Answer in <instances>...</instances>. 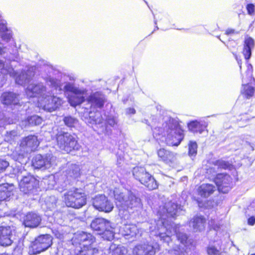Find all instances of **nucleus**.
<instances>
[{"label":"nucleus","mask_w":255,"mask_h":255,"mask_svg":"<svg viewBox=\"0 0 255 255\" xmlns=\"http://www.w3.org/2000/svg\"><path fill=\"white\" fill-rule=\"evenodd\" d=\"M247 9L249 14H252L254 12L255 6L253 4H248L247 6Z\"/></svg>","instance_id":"nucleus-50"},{"label":"nucleus","mask_w":255,"mask_h":255,"mask_svg":"<svg viewBox=\"0 0 255 255\" xmlns=\"http://www.w3.org/2000/svg\"><path fill=\"white\" fill-rule=\"evenodd\" d=\"M36 67L35 66L27 67L26 70H24L21 73L16 76V73L11 67H8L6 69V73L10 76L16 77L15 82L17 84L20 85H24L28 83L30 79L34 75Z\"/></svg>","instance_id":"nucleus-14"},{"label":"nucleus","mask_w":255,"mask_h":255,"mask_svg":"<svg viewBox=\"0 0 255 255\" xmlns=\"http://www.w3.org/2000/svg\"><path fill=\"white\" fill-rule=\"evenodd\" d=\"M107 124L111 127H114L116 124L115 120L111 117H109L107 120Z\"/></svg>","instance_id":"nucleus-51"},{"label":"nucleus","mask_w":255,"mask_h":255,"mask_svg":"<svg viewBox=\"0 0 255 255\" xmlns=\"http://www.w3.org/2000/svg\"><path fill=\"white\" fill-rule=\"evenodd\" d=\"M213 164L214 165V168L217 167L221 169L231 170L233 168V165L231 163L222 159L216 160Z\"/></svg>","instance_id":"nucleus-38"},{"label":"nucleus","mask_w":255,"mask_h":255,"mask_svg":"<svg viewBox=\"0 0 255 255\" xmlns=\"http://www.w3.org/2000/svg\"><path fill=\"white\" fill-rule=\"evenodd\" d=\"M63 120L65 125L70 128L75 127L78 124L77 119L70 116L65 117Z\"/></svg>","instance_id":"nucleus-42"},{"label":"nucleus","mask_w":255,"mask_h":255,"mask_svg":"<svg viewBox=\"0 0 255 255\" xmlns=\"http://www.w3.org/2000/svg\"><path fill=\"white\" fill-rule=\"evenodd\" d=\"M37 136L29 135L21 139L19 146L11 154V157L21 164L26 163L29 153L34 151L39 144Z\"/></svg>","instance_id":"nucleus-5"},{"label":"nucleus","mask_w":255,"mask_h":255,"mask_svg":"<svg viewBox=\"0 0 255 255\" xmlns=\"http://www.w3.org/2000/svg\"><path fill=\"white\" fill-rule=\"evenodd\" d=\"M206 223L205 219L201 216L194 217L189 222V226L194 231H200L204 229Z\"/></svg>","instance_id":"nucleus-26"},{"label":"nucleus","mask_w":255,"mask_h":255,"mask_svg":"<svg viewBox=\"0 0 255 255\" xmlns=\"http://www.w3.org/2000/svg\"><path fill=\"white\" fill-rule=\"evenodd\" d=\"M42 119L37 115H33L29 117L26 120L28 124L31 126L39 125L42 123Z\"/></svg>","instance_id":"nucleus-41"},{"label":"nucleus","mask_w":255,"mask_h":255,"mask_svg":"<svg viewBox=\"0 0 255 255\" xmlns=\"http://www.w3.org/2000/svg\"><path fill=\"white\" fill-rule=\"evenodd\" d=\"M56 141L60 149L66 153L78 150L80 148L76 136L67 132L59 131L56 134Z\"/></svg>","instance_id":"nucleus-8"},{"label":"nucleus","mask_w":255,"mask_h":255,"mask_svg":"<svg viewBox=\"0 0 255 255\" xmlns=\"http://www.w3.org/2000/svg\"><path fill=\"white\" fill-rule=\"evenodd\" d=\"M6 47L4 46L3 44L0 42V55H2L6 52Z\"/></svg>","instance_id":"nucleus-53"},{"label":"nucleus","mask_w":255,"mask_h":255,"mask_svg":"<svg viewBox=\"0 0 255 255\" xmlns=\"http://www.w3.org/2000/svg\"><path fill=\"white\" fill-rule=\"evenodd\" d=\"M45 183L47 184L48 189H53L56 185L55 176L52 175L49 176L47 179H45Z\"/></svg>","instance_id":"nucleus-46"},{"label":"nucleus","mask_w":255,"mask_h":255,"mask_svg":"<svg viewBox=\"0 0 255 255\" xmlns=\"http://www.w3.org/2000/svg\"><path fill=\"white\" fill-rule=\"evenodd\" d=\"M188 153L191 157L195 156L197 154V144L195 141H190L188 144Z\"/></svg>","instance_id":"nucleus-44"},{"label":"nucleus","mask_w":255,"mask_h":255,"mask_svg":"<svg viewBox=\"0 0 255 255\" xmlns=\"http://www.w3.org/2000/svg\"><path fill=\"white\" fill-rule=\"evenodd\" d=\"M115 224L108 220L98 218L93 220L91 224V228L102 237L108 241L112 240L115 236Z\"/></svg>","instance_id":"nucleus-7"},{"label":"nucleus","mask_w":255,"mask_h":255,"mask_svg":"<svg viewBox=\"0 0 255 255\" xmlns=\"http://www.w3.org/2000/svg\"><path fill=\"white\" fill-rule=\"evenodd\" d=\"M0 101L4 105H17L19 104L20 98L19 95L13 92H4L0 97Z\"/></svg>","instance_id":"nucleus-21"},{"label":"nucleus","mask_w":255,"mask_h":255,"mask_svg":"<svg viewBox=\"0 0 255 255\" xmlns=\"http://www.w3.org/2000/svg\"><path fill=\"white\" fill-rule=\"evenodd\" d=\"M114 197L119 210V215L125 219L128 218L129 209H133L141 207L140 198L130 191L121 192L116 189L114 191Z\"/></svg>","instance_id":"nucleus-3"},{"label":"nucleus","mask_w":255,"mask_h":255,"mask_svg":"<svg viewBox=\"0 0 255 255\" xmlns=\"http://www.w3.org/2000/svg\"><path fill=\"white\" fill-rule=\"evenodd\" d=\"M80 175V168L78 165L71 164L65 172V176L68 180L76 179Z\"/></svg>","instance_id":"nucleus-31"},{"label":"nucleus","mask_w":255,"mask_h":255,"mask_svg":"<svg viewBox=\"0 0 255 255\" xmlns=\"http://www.w3.org/2000/svg\"><path fill=\"white\" fill-rule=\"evenodd\" d=\"M183 130L181 129L178 122L170 119L162 125V127L154 128V134L161 135L165 138L168 145L177 146L184 138Z\"/></svg>","instance_id":"nucleus-2"},{"label":"nucleus","mask_w":255,"mask_h":255,"mask_svg":"<svg viewBox=\"0 0 255 255\" xmlns=\"http://www.w3.org/2000/svg\"><path fill=\"white\" fill-rule=\"evenodd\" d=\"M182 210L181 206L176 203L170 201L166 203L163 208V211H159L158 213L161 216L156 223V227L153 229L150 227V231L153 235L159 237L160 240L163 242L169 244L171 241V237L174 234H176L177 240L182 244V246H175L171 251L175 255H188L187 239V235L182 232L181 226L179 225H175L164 218L163 214H166L167 217H174Z\"/></svg>","instance_id":"nucleus-1"},{"label":"nucleus","mask_w":255,"mask_h":255,"mask_svg":"<svg viewBox=\"0 0 255 255\" xmlns=\"http://www.w3.org/2000/svg\"><path fill=\"white\" fill-rule=\"evenodd\" d=\"M222 245L221 241H218L213 245H209L207 249L208 255H224L225 254V249L222 247Z\"/></svg>","instance_id":"nucleus-29"},{"label":"nucleus","mask_w":255,"mask_h":255,"mask_svg":"<svg viewBox=\"0 0 255 255\" xmlns=\"http://www.w3.org/2000/svg\"><path fill=\"white\" fill-rule=\"evenodd\" d=\"M154 23H155V24H157V21H156V20H154Z\"/></svg>","instance_id":"nucleus-63"},{"label":"nucleus","mask_w":255,"mask_h":255,"mask_svg":"<svg viewBox=\"0 0 255 255\" xmlns=\"http://www.w3.org/2000/svg\"><path fill=\"white\" fill-rule=\"evenodd\" d=\"M211 170H212V169H209V170H208L207 172H208V173L209 172H210Z\"/></svg>","instance_id":"nucleus-62"},{"label":"nucleus","mask_w":255,"mask_h":255,"mask_svg":"<svg viewBox=\"0 0 255 255\" xmlns=\"http://www.w3.org/2000/svg\"><path fill=\"white\" fill-rule=\"evenodd\" d=\"M93 205L94 208L100 211L110 212L114 208V205L107 197L104 195L96 196L93 201Z\"/></svg>","instance_id":"nucleus-15"},{"label":"nucleus","mask_w":255,"mask_h":255,"mask_svg":"<svg viewBox=\"0 0 255 255\" xmlns=\"http://www.w3.org/2000/svg\"><path fill=\"white\" fill-rule=\"evenodd\" d=\"M88 101L91 106L101 108L105 103V97L100 92H96L88 97Z\"/></svg>","instance_id":"nucleus-23"},{"label":"nucleus","mask_w":255,"mask_h":255,"mask_svg":"<svg viewBox=\"0 0 255 255\" xmlns=\"http://www.w3.org/2000/svg\"><path fill=\"white\" fill-rule=\"evenodd\" d=\"M46 80L47 84L51 86L53 90L51 91V93L48 92L42 99L38 100V106L45 111L51 112L59 108L62 103L61 99L56 96H52V94H55L54 90L58 91L55 94L61 93L62 87L60 81L50 76L47 78Z\"/></svg>","instance_id":"nucleus-4"},{"label":"nucleus","mask_w":255,"mask_h":255,"mask_svg":"<svg viewBox=\"0 0 255 255\" xmlns=\"http://www.w3.org/2000/svg\"><path fill=\"white\" fill-rule=\"evenodd\" d=\"M158 245L154 246L148 244H141L136 246L133 250V255H154Z\"/></svg>","instance_id":"nucleus-19"},{"label":"nucleus","mask_w":255,"mask_h":255,"mask_svg":"<svg viewBox=\"0 0 255 255\" xmlns=\"http://www.w3.org/2000/svg\"><path fill=\"white\" fill-rule=\"evenodd\" d=\"M157 155L161 160L167 164L174 162L176 159V154L164 148L158 150Z\"/></svg>","instance_id":"nucleus-24"},{"label":"nucleus","mask_w":255,"mask_h":255,"mask_svg":"<svg viewBox=\"0 0 255 255\" xmlns=\"http://www.w3.org/2000/svg\"><path fill=\"white\" fill-rule=\"evenodd\" d=\"M56 203L57 199L54 196L48 197L45 200V205L49 210L54 209L56 207Z\"/></svg>","instance_id":"nucleus-43"},{"label":"nucleus","mask_w":255,"mask_h":255,"mask_svg":"<svg viewBox=\"0 0 255 255\" xmlns=\"http://www.w3.org/2000/svg\"><path fill=\"white\" fill-rule=\"evenodd\" d=\"M251 255H255V254H252Z\"/></svg>","instance_id":"nucleus-64"},{"label":"nucleus","mask_w":255,"mask_h":255,"mask_svg":"<svg viewBox=\"0 0 255 255\" xmlns=\"http://www.w3.org/2000/svg\"><path fill=\"white\" fill-rule=\"evenodd\" d=\"M13 242L12 229L10 226L0 227V244L2 246L10 245Z\"/></svg>","instance_id":"nucleus-20"},{"label":"nucleus","mask_w":255,"mask_h":255,"mask_svg":"<svg viewBox=\"0 0 255 255\" xmlns=\"http://www.w3.org/2000/svg\"><path fill=\"white\" fill-rule=\"evenodd\" d=\"M12 36L13 33L11 29L0 34L2 40L6 43H8L12 39Z\"/></svg>","instance_id":"nucleus-45"},{"label":"nucleus","mask_w":255,"mask_h":255,"mask_svg":"<svg viewBox=\"0 0 255 255\" xmlns=\"http://www.w3.org/2000/svg\"><path fill=\"white\" fill-rule=\"evenodd\" d=\"M72 244L77 246H80V248L92 245L95 242V238L91 234L84 232H78L73 238Z\"/></svg>","instance_id":"nucleus-16"},{"label":"nucleus","mask_w":255,"mask_h":255,"mask_svg":"<svg viewBox=\"0 0 255 255\" xmlns=\"http://www.w3.org/2000/svg\"><path fill=\"white\" fill-rule=\"evenodd\" d=\"M32 162L35 168L50 169L55 168L58 159L52 153H47L44 155L37 154L33 157Z\"/></svg>","instance_id":"nucleus-12"},{"label":"nucleus","mask_w":255,"mask_h":255,"mask_svg":"<svg viewBox=\"0 0 255 255\" xmlns=\"http://www.w3.org/2000/svg\"><path fill=\"white\" fill-rule=\"evenodd\" d=\"M13 186L8 183H3L0 185V204L5 201L11 194Z\"/></svg>","instance_id":"nucleus-28"},{"label":"nucleus","mask_w":255,"mask_h":255,"mask_svg":"<svg viewBox=\"0 0 255 255\" xmlns=\"http://www.w3.org/2000/svg\"><path fill=\"white\" fill-rule=\"evenodd\" d=\"M64 201L67 207L79 209L86 205L87 199L82 189L72 188L64 194Z\"/></svg>","instance_id":"nucleus-9"},{"label":"nucleus","mask_w":255,"mask_h":255,"mask_svg":"<svg viewBox=\"0 0 255 255\" xmlns=\"http://www.w3.org/2000/svg\"><path fill=\"white\" fill-rule=\"evenodd\" d=\"M0 69H3L4 70V64L1 60H0Z\"/></svg>","instance_id":"nucleus-56"},{"label":"nucleus","mask_w":255,"mask_h":255,"mask_svg":"<svg viewBox=\"0 0 255 255\" xmlns=\"http://www.w3.org/2000/svg\"><path fill=\"white\" fill-rule=\"evenodd\" d=\"M127 114H134L135 113V110L133 108H129L126 109V111Z\"/></svg>","instance_id":"nucleus-55"},{"label":"nucleus","mask_w":255,"mask_h":255,"mask_svg":"<svg viewBox=\"0 0 255 255\" xmlns=\"http://www.w3.org/2000/svg\"><path fill=\"white\" fill-rule=\"evenodd\" d=\"M248 210L252 212L253 214L255 213V200L251 203Z\"/></svg>","instance_id":"nucleus-52"},{"label":"nucleus","mask_w":255,"mask_h":255,"mask_svg":"<svg viewBox=\"0 0 255 255\" xmlns=\"http://www.w3.org/2000/svg\"><path fill=\"white\" fill-rule=\"evenodd\" d=\"M255 91V88L253 85H245L242 86V89L241 90V93L244 95L247 98H250L252 97Z\"/></svg>","instance_id":"nucleus-40"},{"label":"nucleus","mask_w":255,"mask_h":255,"mask_svg":"<svg viewBox=\"0 0 255 255\" xmlns=\"http://www.w3.org/2000/svg\"><path fill=\"white\" fill-rule=\"evenodd\" d=\"M205 123H201L197 121L191 122L188 125L189 129L193 132L201 133L206 128Z\"/></svg>","instance_id":"nucleus-34"},{"label":"nucleus","mask_w":255,"mask_h":255,"mask_svg":"<svg viewBox=\"0 0 255 255\" xmlns=\"http://www.w3.org/2000/svg\"><path fill=\"white\" fill-rule=\"evenodd\" d=\"M234 30H233V29H228L226 31V34H231V33H234Z\"/></svg>","instance_id":"nucleus-57"},{"label":"nucleus","mask_w":255,"mask_h":255,"mask_svg":"<svg viewBox=\"0 0 255 255\" xmlns=\"http://www.w3.org/2000/svg\"><path fill=\"white\" fill-rule=\"evenodd\" d=\"M65 228V227L59 226L57 228L53 229L52 233L56 238L60 240L63 239L67 234V232Z\"/></svg>","instance_id":"nucleus-39"},{"label":"nucleus","mask_w":255,"mask_h":255,"mask_svg":"<svg viewBox=\"0 0 255 255\" xmlns=\"http://www.w3.org/2000/svg\"><path fill=\"white\" fill-rule=\"evenodd\" d=\"M143 123H145L146 124L149 125L148 124V121L147 120H144L143 121H142Z\"/></svg>","instance_id":"nucleus-59"},{"label":"nucleus","mask_w":255,"mask_h":255,"mask_svg":"<svg viewBox=\"0 0 255 255\" xmlns=\"http://www.w3.org/2000/svg\"><path fill=\"white\" fill-rule=\"evenodd\" d=\"M9 165V163L7 161L0 159V174L4 172Z\"/></svg>","instance_id":"nucleus-49"},{"label":"nucleus","mask_w":255,"mask_h":255,"mask_svg":"<svg viewBox=\"0 0 255 255\" xmlns=\"http://www.w3.org/2000/svg\"><path fill=\"white\" fill-rule=\"evenodd\" d=\"M48 92L46 91L45 87L42 83L30 84L26 90V93L29 97H40L42 99Z\"/></svg>","instance_id":"nucleus-18"},{"label":"nucleus","mask_w":255,"mask_h":255,"mask_svg":"<svg viewBox=\"0 0 255 255\" xmlns=\"http://www.w3.org/2000/svg\"><path fill=\"white\" fill-rule=\"evenodd\" d=\"M13 171L20 179L19 187L20 191L25 194L32 193L38 185V181L31 174L27 173L21 165L14 168Z\"/></svg>","instance_id":"nucleus-6"},{"label":"nucleus","mask_w":255,"mask_h":255,"mask_svg":"<svg viewBox=\"0 0 255 255\" xmlns=\"http://www.w3.org/2000/svg\"><path fill=\"white\" fill-rule=\"evenodd\" d=\"M154 128L153 129V131L154 130ZM153 134H154V133H153ZM153 135H154V136L155 137H156V138H158V137H157L158 135L153 134Z\"/></svg>","instance_id":"nucleus-60"},{"label":"nucleus","mask_w":255,"mask_h":255,"mask_svg":"<svg viewBox=\"0 0 255 255\" xmlns=\"http://www.w3.org/2000/svg\"><path fill=\"white\" fill-rule=\"evenodd\" d=\"M216 188L213 184H202L198 189V194L201 197L207 198L214 192Z\"/></svg>","instance_id":"nucleus-30"},{"label":"nucleus","mask_w":255,"mask_h":255,"mask_svg":"<svg viewBox=\"0 0 255 255\" xmlns=\"http://www.w3.org/2000/svg\"><path fill=\"white\" fill-rule=\"evenodd\" d=\"M123 234L125 237H135L139 234L140 236L141 233L137 227L134 224H125L123 227Z\"/></svg>","instance_id":"nucleus-27"},{"label":"nucleus","mask_w":255,"mask_h":255,"mask_svg":"<svg viewBox=\"0 0 255 255\" xmlns=\"http://www.w3.org/2000/svg\"><path fill=\"white\" fill-rule=\"evenodd\" d=\"M63 90L71 93V95H68V99L69 103L73 107L80 105L85 100L87 92L86 89L76 87L73 83L66 82Z\"/></svg>","instance_id":"nucleus-11"},{"label":"nucleus","mask_w":255,"mask_h":255,"mask_svg":"<svg viewBox=\"0 0 255 255\" xmlns=\"http://www.w3.org/2000/svg\"><path fill=\"white\" fill-rule=\"evenodd\" d=\"M236 43L235 42H230L229 43H228L227 44V46L228 47V48L232 51V52L233 53V55H234L235 58L236 59V60L237 61V62L240 66V69H241V68H242V63H241V60L240 59H239L237 55H236V53H235L234 52V51H233V49H232V48L234 47V44H235Z\"/></svg>","instance_id":"nucleus-48"},{"label":"nucleus","mask_w":255,"mask_h":255,"mask_svg":"<svg viewBox=\"0 0 255 255\" xmlns=\"http://www.w3.org/2000/svg\"><path fill=\"white\" fill-rule=\"evenodd\" d=\"M132 175L134 178L150 190L155 189L158 185L154 178L141 166L133 168Z\"/></svg>","instance_id":"nucleus-10"},{"label":"nucleus","mask_w":255,"mask_h":255,"mask_svg":"<svg viewBox=\"0 0 255 255\" xmlns=\"http://www.w3.org/2000/svg\"><path fill=\"white\" fill-rule=\"evenodd\" d=\"M20 137L19 132L17 129L6 131L3 135L4 140L10 144L14 143Z\"/></svg>","instance_id":"nucleus-33"},{"label":"nucleus","mask_w":255,"mask_h":255,"mask_svg":"<svg viewBox=\"0 0 255 255\" xmlns=\"http://www.w3.org/2000/svg\"><path fill=\"white\" fill-rule=\"evenodd\" d=\"M52 244V239L50 235H41L31 243L29 249L30 254L36 255L48 249Z\"/></svg>","instance_id":"nucleus-13"},{"label":"nucleus","mask_w":255,"mask_h":255,"mask_svg":"<svg viewBox=\"0 0 255 255\" xmlns=\"http://www.w3.org/2000/svg\"><path fill=\"white\" fill-rule=\"evenodd\" d=\"M0 255H11L8 254H0Z\"/></svg>","instance_id":"nucleus-61"},{"label":"nucleus","mask_w":255,"mask_h":255,"mask_svg":"<svg viewBox=\"0 0 255 255\" xmlns=\"http://www.w3.org/2000/svg\"><path fill=\"white\" fill-rule=\"evenodd\" d=\"M77 255H97L99 251L96 248H93L91 245L82 247Z\"/></svg>","instance_id":"nucleus-36"},{"label":"nucleus","mask_w":255,"mask_h":255,"mask_svg":"<svg viewBox=\"0 0 255 255\" xmlns=\"http://www.w3.org/2000/svg\"><path fill=\"white\" fill-rule=\"evenodd\" d=\"M9 29H10V28L7 27L6 21L2 19L1 14L0 13V34Z\"/></svg>","instance_id":"nucleus-47"},{"label":"nucleus","mask_w":255,"mask_h":255,"mask_svg":"<svg viewBox=\"0 0 255 255\" xmlns=\"http://www.w3.org/2000/svg\"><path fill=\"white\" fill-rule=\"evenodd\" d=\"M232 178L227 174H218L214 179V182L218 187L219 192L226 193L231 188Z\"/></svg>","instance_id":"nucleus-17"},{"label":"nucleus","mask_w":255,"mask_h":255,"mask_svg":"<svg viewBox=\"0 0 255 255\" xmlns=\"http://www.w3.org/2000/svg\"><path fill=\"white\" fill-rule=\"evenodd\" d=\"M109 255H126L127 249L124 246L112 244L109 248Z\"/></svg>","instance_id":"nucleus-35"},{"label":"nucleus","mask_w":255,"mask_h":255,"mask_svg":"<svg viewBox=\"0 0 255 255\" xmlns=\"http://www.w3.org/2000/svg\"><path fill=\"white\" fill-rule=\"evenodd\" d=\"M248 224L251 226H253L255 224V217L252 216L250 217L248 221Z\"/></svg>","instance_id":"nucleus-54"},{"label":"nucleus","mask_w":255,"mask_h":255,"mask_svg":"<svg viewBox=\"0 0 255 255\" xmlns=\"http://www.w3.org/2000/svg\"><path fill=\"white\" fill-rule=\"evenodd\" d=\"M41 221V217L36 213L29 212L23 218V224L26 227L30 228L37 227Z\"/></svg>","instance_id":"nucleus-22"},{"label":"nucleus","mask_w":255,"mask_h":255,"mask_svg":"<svg viewBox=\"0 0 255 255\" xmlns=\"http://www.w3.org/2000/svg\"><path fill=\"white\" fill-rule=\"evenodd\" d=\"M103 118L100 113L98 111L96 112H89V119L87 122L91 124H100L102 123Z\"/></svg>","instance_id":"nucleus-37"},{"label":"nucleus","mask_w":255,"mask_h":255,"mask_svg":"<svg viewBox=\"0 0 255 255\" xmlns=\"http://www.w3.org/2000/svg\"><path fill=\"white\" fill-rule=\"evenodd\" d=\"M255 46L254 40L251 37H248L245 39L244 48L243 53L245 58L248 60L250 58L252 54V49Z\"/></svg>","instance_id":"nucleus-32"},{"label":"nucleus","mask_w":255,"mask_h":255,"mask_svg":"<svg viewBox=\"0 0 255 255\" xmlns=\"http://www.w3.org/2000/svg\"><path fill=\"white\" fill-rule=\"evenodd\" d=\"M253 66L251 64L247 65V69L244 73L241 72L242 86L245 85H253L255 81V78L253 77Z\"/></svg>","instance_id":"nucleus-25"},{"label":"nucleus","mask_w":255,"mask_h":255,"mask_svg":"<svg viewBox=\"0 0 255 255\" xmlns=\"http://www.w3.org/2000/svg\"><path fill=\"white\" fill-rule=\"evenodd\" d=\"M69 80L70 81H74L75 80V78L73 76H70L69 77Z\"/></svg>","instance_id":"nucleus-58"}]
</instances>
